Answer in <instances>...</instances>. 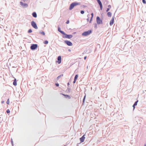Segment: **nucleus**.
Returning a JSON list of instances; mask_svg holds the SVG:
<instances>
[{"mask_svg":"<svg viewBox=\"0 0 146 146\" xmlns=\"http://www.w3.org/2000/svg\"><path fill=\"white\" fill-rule=\"evenodd\" d=\"M32 15L34 17L36 18L37 17V14L35 12H34L33 13Z\"/></svg>","mask_w":146,"mask_h":146,"instance_id":"nucleus-17","label":"nucleus"},{"mask_svg":"<svg viewBox=\"0 0 146 146\" xmlns=\"http://www.w3.org/2000/svg\"><path fill=\"white\" fill-rule=\"evenodd\" d=\"M76 80H75V79H74V80L73 82V83H75L76 82Z\"/></svg>","mask_w":146,"mask_h":146,"instance_id":"nucleus-38","label":"nucleus"},{"mask_svg":"<svg viewBox=\"0 0 146 146\" xmlns=\"http://www.w3.org/2000/svg\"><path fill=\"white\" fill-rule=\"evenodd\" d=\"M62 94L63 96H64L66 98H68L69 99H70L71 98L68 95H65V94Z\"/></svg>","mask_w":146,"mask_h":146,"instance_id":"nucleus-16","label":"nucleus"},{"mask_svg":"<svg viewBox=\"0 0 146 146\" xmlns=\"http://www.w3.org/2000/svg\"><path fill=\"white\" fill-rule=\"evenodd\" d=\"M109 10H110V9L109 8H108L106 10V12H108V11H109Z\"/></svg>","mask_w":146,"mask_h":146,"instance_id":"nucleus-36","label":"nucleus"},{"mask_svg":"<svg viewBox=\"0 0 146 146\" xmlns=\"http://www.w3.org/2000/svg\"><path fill=\"white\" fill-rule=\"evenodd\" d=\"M108 16V17H111V16L112 13L111 12H108L107 14Z\"/></svg>","mask_w":146,"mask_h":146,"instance_id":"nucleus-19","label":"nucleus"},{"mask_svg":"<svg viewBox=\"0 0 146 146\" xmlns=\"http://www.w3.org/2000/svg\"><path fill=\"white\" fill-rule=\"evenodd\" d=\"M13 84L15 86H16L17 85V80L15 78L13 80Z\"/></svg>","mask_w":146,"mask_h":146,"instance_id":"nucleus-15","label":"nucleus"},{"mask_svg":"<svg viewBox=\"0 0 146 146\" xmlns=\"http://www.w3.org/2000/svg\"><path fill=\"white\" fill-rule=\"evenodd\" d=\"M23 124H24H24H25V122H24V121H23Z\"/></svg>","mask_w":146,"mask_h":146,"instance_id":"nucleus-43","label":"nucleus"},{"mask_svg":"<svg viewBox=\"0 0 146 146\" xmlns=\"http://www.w3.org/2000/svg\"><path fill=\"white\" fill-rule=\"evenodd\" d=\"M108 8H109L110 9V8H111V5H108Z\"/></svg>","mask_w":146,"mask_h":146,"instance_id":"nucleus-34","label":"nucleus"},{"mask_svg":"<svg viewBox=\"0 0 146 146\" xmlns=\"http://www.w3.org/2000/svg\"><path fill=\"white\" fill-rule=\"evenodd\" d=\"M81 13L82 14H83L84 13V11H81Z\"/></svg>","mask_w":146,"mask_h":146,"instance_id":"nucleus-33","label":"nucleus"},{"mask_svg":"<svg viewBox=\"0 0 146 146\" xmlns=\"http://www.w3.org/2000/svg\"><path fill=\"white\" fill-rule=\"evenodd\" d=\"M91 15H92V17H91V18L90 20V23H91V21H92V18L93 17V13H92L91 14Z\"/></svg>","mask_w":146,"mask_h":146,"instance_id":"nucleus-20","label":"nucleus"},{"mask_svg":"<svg viewBox=\"0 0 146 146\" xmlns=\"http://www.w3.org/2000/svg\"><path fill=\"white\" fill-rule=\"evenodd\" d=\"M84 136L85 135H84L81 138H80V140L81 143H82L84 141V139L85 138Z\"/></svg>","mask_w":146,"mask_h":146,"instance_id":"nucleus-13","label":"nucleus"},{"mask_svg":"<svg viewBox=\"0 0 146 146\" xmlns=\"http://www.w3.org/2000/svg\"><path fill=\"white\" fill-rule=\"evenodd\" d=\"M63 35H64L63 36V37L64 38L70 39L72 37V35H68L66 34L64 32V34H63Z\"/></svg>","mask_w":146,"mask_h":146,"instance_id":"nucleus-2","label":"nucleus"},{"mask_svg":"<svg viewBox=\"0 0 146 146\" xmlns=\"http://www.w3.org/2000/svg\"><path fill=\"white\" fill-rule=\"evenodd\" d=\"M63 76V74L60 75V76H58L57 77V79H58L61 76Z\"/></svg>","mask_w":146,"mask_h":146,"instance_id":"nucleus-29","label":"nucleus"},{"mask_svg":"<svg viewBox=\"0 0 146 146\" xmlns=\"http://www.w3.org/2000/svg\"><path fill=\"white\" fill-rule=\"evenodd\" d=\"M69 46H72V43L70 41L68 40H65L64 41Z\"/></svg>","mask_w":146,"mask_h":146,"instance_id":"nucleus-8","label":"nucleus"},{"mask_svg":"<svg viewBox=\"0 0 146 146\" xmlns=\"http://www.w3.org/2000/svg\"><path fill=\"white\" fill-rule=\"evenodd\" d=\"M31 25L35 29H38L37 27L36 23L34 21H32L31 23Z\"/></svg>","mask_w":146,"mask_h":146,"instance_id":"nucleus-6","label":"nucleus"},{"mask_svg":"<svg viewBox=\"0 0 146 146\" xmlns=\"http://www.w3.org/2000/svg\"><path fill=\"white\" fill-rule=\"evenodd\" d=\"M11 143L12 144V145L13 146V139H11Z\"/></svg>","mask_w":146,"mask_h":146,"instance_id":"nucleus-25","label":"nucleus"},{"mask_svg":"<svg viewBox=\"0 0 146 146\" xmlns=\"http://www.w3.org/2000/svg\"><path fill=\"white\" fill-rule=\"evenodd\" d=\"M96 21L98 24H100L102 23V21L101 20L99 17H96Z\"/></svg>","mask_w":146,"mask_h":146,"instance_id":"nucleus-5","label":"nucleus"},{"mask_svg":"<svg viewBox=\"0 0 146 146\" xmlns=\"http://www.w3.org/2000/svg\"><path fill=\"white\" fill-rule=\"evenodd\" d=\"M87 20H89V19H87Z\"/></svg>","mask_w":146,"mask_h":146,"instance_id":"nucleus-46","label":"nucleus"},{"mask_svg":"<svg viewBox=\"0 0 146 146\" xmlns=\"http://www.w3.org/2000/svg\"><path fill=\"white\" fill-rule=\"evenodd\" d=\"M6 103L7 104L9 105V98L7 100Z\"/></svg>","mask_w":146,"mask_h":146,"instance_id":"nucleus-23","label":"nucleus"},{"mask_svg":"<svg viewBox=\"0 0 146 146\" xmlns=\"http://www.w3.org/2000/svg\"><path fill=\"white\" fill-rule=\"evenodd\" d=\"M37 47V45L36 44H33L31 47V48L32 50H34Z\"/></svg>","mask_w":146,"mask_h":146,"instance_id":"nucleus-9","label":"nucleus"},{"mask_svg":"<svg viewBox=\"0 0 146 146\" xmlns=\"http://www.w3.org/2000/svg\"><path fill=\"white\" fill-rule=\"evenodd\" d=\"M56 85L57 86H59V84H56Z\"/></svg>","mask_w":146,"mask_h":146,"instance_id":"nucleus-37","label":"nucleus"},{"mask_svg":"<svg viewBox=\"0 0 146 146\" xmlns=\"http://www.w3.org/2000/svg\"><path fill=\"white\" fill-rule=\"evenodd\" d=\"M40 33H41L42 35H45V33L44 32H40Z\"/></svg>","mask_w":146,"mask_h":146,"instance_id":"nucleus-30","label":"nucleus"},{"mask_svg":"<svg viewBox=\"0 0 146 146\" xmlns=\"http://www.w3.org/2000/svg\"><path fill=\"white\" fill-rule=\"evenodd\" d=\"M86 58H87V56H85L84 57V59L85 60H86Z\"/></svg>","mask_w":146,"mask_h":146,"instance_id":"nucleus-39","label":"nucleus"},{"mask_svg":"<svg viewBox=\"0 0 146 146\" xmlns=\"http://www.w3.org/2000/svg\"><path fill=\"white\" fill-rule=\"evenodd\" d=\"M64 146H66V145H64Z\"/></svg>","mask_w":146,"mask_h":146,"instance_id":"nucleus-47","label":"nucleus"},{"mask_svg":"<svg viewBox=\"0 0 146 146\" xmlns=\"http://www.w3.org/2000/svg\"><path fill=\"white\" fill-rule=\"evenodd\" d=\"M22 1H23L24 2H25V0H21Z\"/></svg>","mask_w":146,"mask_h":146,"instance_id":"nucleus-42","label":"nucleus"},{"mask_svg":"<svg viewBox=\"0 0 146 146\" xmlns=\"http://www.w3.org/2000/svg\"><path fill=\"white\" fill-rule=\"evenodd\" d=\"M97 1V2L99 4L100 6V7L101 9V10H102V3L100 1V0H96Z\"/></svg>","mask_w":146,"mask_h":146,"instance_id":"nucleus-11","label":"nucleus"},{"mask_svg":"<svg viewBox=\"0 0 146 146\" xmlns=\"http://www.w3.org/2000/svg\"><path fill=\"white\" fill-rule=\"evenodd\" d=\"M138 102V100L134 104V106H136L137 105Z\"/></svg>","mask_w":146,"mask_h":146,"instance_id":"nucleus-26","label":"nucleus"},{"mask_svg":"<svg viewBox=\"0 0 146 146\" xmlns=\"http://www.w3.org/2000/svg\"><path fill=\"white\" fill-rule=\"evenodd\" d=\"M32 32V30L31 29L29 30L28 31V32L29 33H31Z\"/></svg>","mask_w":146,"mask_h":146,"instance_id":"nucleus-32","label":"nucleus"},{"mask_svg":"<svg viewBox=\"0 0 146 146\" xmlns=\"http://www.w3.org/2000/svg\"><path fill=\"white\" fill-rule=\"evenodd\" d=\"M26 84L27 85V83L26 82H22V83L21 84L22 87L24 88H26Z\"/></svg>","mask_w":146,"mask_h":146,"instance_id":"nucleus-10","label":"nucleus"},{"mask_svg":"<svg viewBox=\"0 0 146 146\" xmlns=\"http://www.w3.org/2000/svg\"><path fill=\"white\" fill-rule=\"evenodd\" d=\"M78 77V75H76L75 76L74 79L76 80H77V79Z\"/></svg>","mask_w":146,"mask_h":146,"instance_id":"nucleus-22","label":"nucleus"},{"mask_svg":"<svg viewBox=\"0 0 146 146\" xmlns=\"http://www.w3.org/2000/svg\"><path fill=\"white\" fill-rule=\"evenodd\" d=\"M80 5V3H71L69 7V10H72L75 6Z\"/></svg>","mask_w":146,"mask_h":146,"instance_id":"nucleus-1","label":"nucleus"},{"mask_svg":"<svg viewBox=\"0 0 146 146\" xmlns=\"http://www.w3.org/2000/svg\"><path fill=\"white\" fill-rule=\"evenodd\" d=\"M135 106H134V105H133V109H135Z\"/></svg>","mask_w":146,"mask_h":146,"instance_id":"nucleus-41","label":"nucleus"},{"mask_svg":"<svg viewBox=\"0 0 146 146\" xmlns=\"http://www.w3.org/2000/svg\"><path fill=\"white\" fill-rule=\"evenodd\" d=\"M21 55H23L24 57H27V52L25 51H22L21 52Z\"/></svg>","mask_w":146,"mask_h":146,"instance_id":"nucleus-7","label":"nucleus"},{"mask_svg":"<svg viewBox=\"0 0 146 146\" xmlns=\"http://www.w3.org/2000/svg\"><path fill=\"white\" fill-rule=\"evenodd\" d=\"M58 61H56V62H58V64H60L61 62V58L60 56H59L57 58Z\"/></svg>","mask_w":146,"mask_h":146,"instance_id":"nucleus-12","label":"nucleus"},{"mask_svg":"<svg viewBox=\"0 0 146 146\" xmlns=\"http://www.w3.org/2000/svg\"><path fill=\"white\" fill-rule=\"evenodd\" d=\"M4 101H1V103L2 104H3V103H4Z\"/></svg>","mask_w":146,"mask_h":146,"instance_id":"nucleus-40","label":"nucleus"},{"mask_svg":"<svg viewBox=\"0 0 146 146\" xmlns=\"http://www.w3.org/2000/svg\"><path fill=\"white\" fill-rule=\"evenodd\" d=\"M114 17H113L110 22V26L112 25L114 23Z\"/></svg>","mask_w":146,"mask_h":146,"instance_id":"nucleus-14","label":"nucleus"},{"mask_svg":"<svg viewBox=\"0 0 146 146\" xmlns=\"http://www.w3.org/2000/svg\"><path fill=\"white\" fill-rule=\"evenodd\" d=\"M3 120V118L1 117V115H0V123H1Z\"/></svg>","mask_w":146,"mask_h":146,"instance_id":"nucleus-21","label":"nucleus"},{"mask_svg":"<svg viewBox=\"0 0 146 146\" xmlns=\"http://www.w3.org/2000/svg\"><path fill=\"white\" fill-rule=\"evenodd\" d=\"M58 31L60 32V33H62V34H64V32L63 31H61L60 28H58Z\"/></svg>","mask_w":146,"mask_h":146,"instance_id":"nucleus-18","label":"nucleus"},{"mask_svg":"<svg viewBox=\"0 0 146 146\" xmlns=\"http://www.w3.org/2000/svg\"><path fill=\"white\" fill-rule=\"evenodd\" d=\"M142 2L144 4L146 3V1L145 0H142Z\"/></svg>","mask_w":146,"mask_h":146,"instance_id":"nucleus-31","label":"nucleus"},{"mask_svg":"<svg viewBox=\"0 0 146 146\" xmlns=\"http://www.w3.org/2000/svg\"><path fill=\"white\" fill-rule=\"evenodd\" d=\"M6 112L7 113H10V111L9 109H7L6 110Z\"/></svg>","mask_w":146,"mask_h":146,"instance_id":"nucleus-27","label":"nucleus"},{"mask_svg":"<svg viewBox=\"0 0 146 146\" xmlns=\"http://www.w3.org/2000/svg\"><path fill=\"white\" fill-rule=\"evenodd\" d=\"M92 33V31L91 30H89L87 31H85L82 34V35L84 36H87L90 34Z\"/></svg>","mask_w":146,"mask_h":146,"instance_id":"nucleus-4","label":"nucleus"},{"mask_svg":"<svg viewBox=\"0 0 146 146\" xmlns=\"http://www.w3.org/2000/svg\"><path fill=\"white\" fill-rule=\"evenodd\" d=\"M144 146H146V144H145Z\"/></svg>","mask_w":146,"mask_h":146,"instance_id":"nucleus-45","label":"nucleus"},{"mask_svg":"<svg viewBox=\"0 0 146 146\" xmlns=\"http://www.w3.org/2000/svg\"><path fill=\"white\" fill-rule=\"evenodd\" d=\"M69 85V83H68V86Z\"/></svg>","mask_w":146,"mask_h":146,"instance_id":"nucleus-44","label":"nucleus"},{"mask_svg":"<svg viewBox=\"0 0 146 146\" xmlns=\"http://www.w3.org/2000/svg\"><path fill=\"white\" fill-rule=\"evenodd\" d=\"M69 23V20H68L67 22H66V24H68Z\"/></svg>","mask_w":146,"mask_h":146,"instance_id":"nucleus-35","label":"nucleus"},{"mask_svg":"<svg viewBox=\"0 0 146 146\" xmlns=\"http://www.w3.org/2000/svg\"><path fill=\"white\" fill-rule=\"evenodd\" d=\"M44 44H48V41H47V40H45L44 42Z\"/></svg>","mask_w":146,"mask_h":146,"instance_id":"nucleus-24","label":"nucleus"},{"mask_svg":"<svg viewBox=\"0 0 146 146\" xmlns=\"http://www.w3.org/2000/svg\"><path fill=\"white\" fill-rule=\"evenodd\" d=\"M21 7L23 8H27V4L26 3H24L22 1L20 2Z\"/></svg>","mask_w":146,"mask_h":146,"instance_id":"nucleus-3","label":"nucleus"},{"mask_svg":"<svg viewBox=\"0 0 146 146\" xmlns=\"http://www.w3.org/2000/svg\"><path fill=\"white\" fill-rule=\"evenodd\" d=\"M86 95H85L84 96V99H83V103H84V101H85V98H86Z\"/></svg>","mask_w":146,"mask_h":146,"instance_id":"nucleus-28","label":"nucleus"}]
</instances>
